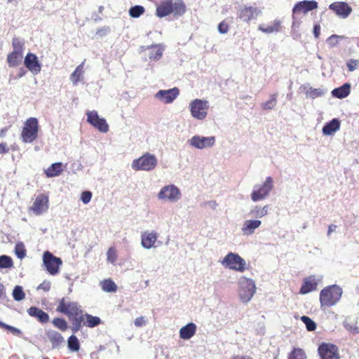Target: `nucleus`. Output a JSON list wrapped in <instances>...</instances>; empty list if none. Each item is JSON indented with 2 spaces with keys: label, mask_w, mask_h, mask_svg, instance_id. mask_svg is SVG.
I'll return each instance as SVG.
<instances>
[{
  "label": "nucleus",
  "mask_w": 359,
  "mask_h": 359,
  "mask_svg": "<svg viewBox=\"0 0 359 359\" xmlns=\"http://www.w3.org/2000/svg\"><path fill=\"white\" fill-rule=\"evenodd\" d=\"M56 311L66 315L72 323V331L78 332L82 328L84 320L83 311L77 302H72L67 297L59 300Z\"/></svg>",
  "instance_id": "obj_1"
},
{
  "label": "nucleus",
  "mask_w": 359,
  "mask_h": 359,
  "mask_svg": "<svg viewBox=\"0 0 359 359\" xmlns=\"http://www.w3.org/2000/svg\"><path fill=\"white\" fill-rule=\"evenodd\" d=\"M56 311L66 315L72 323V331L78 332L82 328L84 320L83 311L77 302H72L67 297L59 300Z\"/></svg>",
  "instance_id": "obj_2"
},
{
  "label": "nucleus",
  "mask_w": 359,
  "mask_h": 359,
  "mask_svg": "<svg viewBox=\"0 0 359 359\" xmlns=\"http://www.w3.org/2000/svg\"><path fill=\"white\" fill-rule=\"evenodd\" d=\"M187 7L183 0H163L156 6V15L160 18L172 14L175 17L183 15Z\"/></svg>",
  "instance_id": "obj_3"
},
{
  "label": "nucleus",
  "mask_w": 359,
  "mask_h": 359,
  "mask_svg": "<svg viewBox=\"0 0 359 359\" xmlns=\"http://www.w3.org/2000/svg\"><path fill=\"white\" fill-rule=\"evenodd\" d=\"M342 289L337 285H329L323 288L320 292V307H331L334 306L341 299Z\"/></svg>",
  "instance_id": "obj_4"
},
{
  "label": "nucleus",
  "mask_w": 359,
  "mask_h": 359,
  "mask_svg": "<svg viewBox=\"0 0 359 359\" xmlns=\"http://www.w3.org/2000/svg\"><path fill=\"white\" fill-rule=\"evenodd\" d=\"M39 130V125L37 118L34 117L27 118L22 130V141L25 143L34 142L38 137Z\"/></svg>",
  "instance_id": "obj_5"
},
{
  "label": "nucleus",
  "mask_w": 359,
  "mask_h": 359,
  "mask_svg": "<svg viewBox=\"0 0 359 359\" xmlns=\"http://www.w3.org/2000/svg\"><path fill=\"white\" fill-rule=\"evenodd\" d=\"M157 165L156 156L149 153H146L139 158L133 160L132 168L133 170L150 171L154 170Z\"/></svg>",
  "instance_id": "obj_6"
},
{
  "label": "nucleus",
  "mask_w": 359,
  "mask_h": 359,
  "mask_svg": "<svg viewBox=\"0 0 359 359\" xmlns=\"http://www.w3.org/2000/svg\"><path fill=\"white\" fill-rule=\"evenodd\" d=\"M222 264L226 268L239 272H243L247 268L245 260L233 252L228 253L223 259Z\"/></svg>",
  "instance_id": "obj_7"
},
{
  "label": "nucleus",
  "mask_w": 359,
  "mask_h": 359,
  "mask_svg": "<svg viewBox=\"0 0 359 359\" xmlns=\"http://www.w3.org/2000/svg\"><path fill=\"white\" fill-rule=\"evenodd\" d=\"M273 181L271 177H267L262 184L255 185L251 193L253 201H259L267 197L273 187Z\"/></svg>",
  "instance_id": "obj_8"
},
{
  "label": "nucleus",
  "mask_w": 359,
  "mask_h": 359,
  "mask_svg": "<svg viewBox=\"0 0 359 359\" xmlns=\"http://www.w3.org/2000/svg\"><path fill=\"white\" fill-rule=\"evenodd\" d=\"M43 262L47 271L53 276L57 274L62 264L60 257H55L49 251H46L43 255Z\"/></svg>",
  "instance_id": "obj_9"
},
{
  "label": "nucleus",
  "mask_w": 359,
  "mask_h": 359,
  "mask_svg": "<svg viewBox=\"0 0 359 359\" xmlns=\"http://www.w3.org/2000/svg\"><path fill=\"white\" fill-rule=\"evenodd\" d=\"M87 122L101 133L109 131V125L104 118H100L97 111H88L86 112Z\"/></svg>",
  "instance_id": "obj_10"
},
{
  "label": "nucleus",
  "mask_w": 359,
  "mask_h": 359,
  "mask_svg": "<svg viewBox=\"0 0 359 359\" xmlns=\"http://www.w3.org/2000/svg\"><path fill=\"white\" fill-rule=\"evenodd\" d=\"M208 104L207 101L196 99L190 103V111L193 117L203 120L207 116Z\"/></svg>",
  "instance_id": "obj_11"
},
{
  "label": "nucleus",
  "mask_w": 359,
  "mask_h": 359,
  "mask_svg": "<svg viewBox=\"0 0 359 359\" xmlns=\"http://www.w3.org/2000/svg\"><path fill=\"white\" fill-rule=\"evenodd\" d=\"M158 197L161 200H168L171 202L178 201L181 197L180 189L173 184L163 187L158 194Z\"/></svg>",
  "instance_id": "obj_12"
},
{
  "label": "nucleus",
  "mask_w": 359,
  "mask_h": 359,
  "mask_svg": "<svg viewBox=\"0 0 359 359\" xmlns=\"http://www.w3.org/2000/svg\"><path fill=\"white\" fill-rule=\"evenodd\" d=\"M241 283L242 284V289L241 291V299L243 302H249L255 293L256 287L254 281L252 279L243 278Z\"/></svg>",
  "instance_id": "obj_13"
},
{
  "label": "nucleus",
  "mask_w": 359,
  "mask_h": 359,
  "mask_svg": "<svg viewBox=\"0 0 359 359\" xmlns=\"http://www.w3.org/2000/svg\"><path fill=\"white\" fill-rule=\"evenodd\" d=\"M318 351L320 359H339L338 348L332 344H321Z\"/></svg>",
  "instance_id": "obj_14"
},
{
  "label": "nucleus",
  "mask_w": 359,
  "mask_h": 359,
  "mask_svg": "<svg viewBox=\"0 0 359 359\" xmlns=\"http://www.w3.org/2000/svg\"><path fill=\"white\" fill-rule=\"evenodd\" d=\"M320 282V278H317L315 275H311L304 278L299 290V294H306L316 290Z\"/></svg>",
  "instance_id": "obj_15"
},
{
  "label": "nucleus",
  "mask_w": 359,
  "mask_h": 359,
  "mask_svg": "<svg viewBox=\"0 0 359 359\" xmlns=\"http://www.w3.org/2000/svg\"><path fill=\"white\" fill-rule=\"evenodd\" d=\"M179 94V88L175 87L169 90H160L155 97L165 104H170L177 97Z\"/></svg>",
  "instance_id": "obj_16"
},
{
  "label": "nucleus",
  "mask_w": 359,
  "mask_h": 359,
  "mask_svg": "<svg viewBox=\"0 0 359 359\" xmlns=\"http://www.w3.org/2000/svg\"><path fill=\"white\" fill-rule=\"evenodd\" d=\"M215 143V137H200L195 135L190 140L191 145L196 148L202 149L206 147H210Z\"/></svg>",
  "instance_id": "obj_17"
},
{
  "label": "nucleus",
  "mask_w": 359,
  "mask_h": 359,
  "mask_svg": "<svg viewBox=\"0 0 359 359\" xmlns=\"http://www.w3.org/2000/svg\"><path fill=\"white\" fill-rule=\"evenodd\" d=\"M317 8L318 3L314 0L297 2L292 9L293 16L297 14L306 13L309 11L316 9Z\"/></svg>",
  "instance_id": "obj_18"
},
{
  "label": "nucleus",
  "mask_w": 359,
  "mask_h": 359,
  "mask_svg": "<svg viewBox=\"0 0 359 359\" xmlns=\"http://www.w3.org/2000/svg\"><path fill=\"white\" fill-rule=\"evenodd\" d=\"M48 208V196L41 194L38 196L30 208L36 215H41L46 211Z\"/></svg>",
  "instance_id": "obj_19"
},
{
  "label": "nucleus",
  "mask_w": 359,
  "mask_h": 359,
  "mask_svg": "<svg viewBox=\"0 0 359 359\" xmlns=\"http://www.w3.org/2000/svg\"><path fill=\"white\" fill-rule=\"evenodd\" d=\"M329 8L342 18H346L352 12L351 7L346 2H334Z\"/></svg>",
  "instance_id": "obj_20"
},
{
  "label": "nucleus",
  "mask_w": 359,
  "mask_h": 359,
  "mask_svg": "<svg viewBox=\"0 0 359 359\" xmlns=\"http://www.w3.org/2000/svg\"><path fill=\"white\" fill-rule=\"evenodd\" d=\"M25 67L32 73L36 74L41 71V65L36 55L29 53L24 61Z\"/></svg>",
  "instance_id": "obj_21"
},
{
  "label": "nucleus",
  "mask_w": 359,
  "mask_h": 359,
  "mask_svg": "<svg viewBox=\"0 0 359 359\" xmlns=\"http://www.w3.org/2000/svg\"><path fill=\"white\" fill-rule=\"evenodd\" d=\"M27 311L29 316L36 318L41 324H46L50 320L48 314L36 306H31Z\"/></svg>",
  "instance_id": "obj_22"
},
{
  "label": "nucleus",
  "mask_w": 359,
  "mask_h": 359,
  "mask_svg": "<svg viewBox=\"0 0 359 359\" xmlns=\"http://www.w3.org/2000/svg\"><path fill=\"white\" fill-rule=\"evenodd\" d=\"M157 240V233L156 232H143L141 235V244L147 249L152 248Z\"/></svg>",
  "instance_id": "obj_23"
},
{
  "label": "nucleus",
  "mask_w": 359,
  "mask_h": 359,
  "mask_svg": "<svg viewBox=\"0 0 359 359\" xmlns=\"http://www.w3.org/2000/svg\"><path fill=\"white\" fill-rule=\"evenodd\" d=\"M196 329V325L194 323H189L180 328V337L184 340L189 339L195 335Z\"/></svg>",
  "instance_id": "obj_24"
},
{
  "label": "nucleus",
  "mask_w": 359,
  "mask_h": 359,
  "mask_svg": "<svg viewBox=\"0 0 359 359\" xmlns=\"http://www.w3.org/2000/svg\"><path fill=\"white\" fill-rule=\"evenodd\" d=\"M238 18L245 22H249L255 19L256 18V8L252 6L241 8L239 11Z\"/></svg>",
  "instance_id": "obj_25"
},
{
  "label": "nucleus",
  "mask_w": 359,
  "mask_h": 359,
  "mask_svg": "<svg viewBox=\"0 0 359 359\" xmlns=\"http://www.w3.org/2000/svg\"><path fill=\"white\" fill-rule=\"evenodd\" d=\"M260 220H246L242 227V231L245 235L252 234L255 230L261 225Z\"/></svg>",
  "instance_id": "obj_26"
},
{
  "label": "nucleus",
  "mask_w": 359,
  "mask_h": 359,
  "mask_svg": "<svg viewBox=\"0 0 359 359\" xmlns=\"http://www.w3.org/2000/svg\"><path fill=\"white\" fill-rule=\"evenodd\" d=\"M259 30L266 34L278 32L281 29V22L279 20H275L271 25L265 26L261 25L258 27Z\"/></svg>",
  "instance_id": "obj_27"
},
{
  "label": "nucleus",
  "mask_w": 359,
  "mask_h": 359,
  "mask_svg": "<svg viewBox=\"0 0 359 359\" xmlns=\"http://www.w3.org/2000/svg\"><path fill=\"white\" fill-rule=\"evenodd\" d=\"M351 93V85L348 83H344L341 86L334 88L332 91V95L337 98H345Z\"/></svg>",
  "instance_id": "obj_28"
},
{
  "label": "nucleus",
  "mask_w": 359,
  "mask_h": 359,
  "mask_svg": "<svg viewBox=\"0 0 359 359\" xmlns=\"http://www.w3.org/2000/svg\"><path fill=\"white\" fill-rule=\"evenodd\" d=\"M150 49L149 58L151 61H158L163 55V48L159 44L151 45L147 48Z\"/></svg>",
  "instance_id": "obj_29"
},
{
  "label": "nucleus",
  "mask_w": 359,
  "mask_h": 359,
  "mask_svg": "<svg viewBox=\"0 0 359 359\" xmlns=\"http://www.w3.org/2000/svg\"><path fill=\"white\" fill-rule=\"evenodd\" d=\"M63 165L62 163H54L46 170L45 174L48 177H53L60 175L63 171Z\"/></svg>",
  "instance_id": "obj_30"
},
{
  "label": "nucleus",
  "mask_w": 359,
  "mask_h": 359,
  "mask_svg": "<svg viewBox=\"0 0 359 359\" xmlns=\"http://www.w3.org/2000/svg\"><path fill=\"white\" fill-rule=\"evenodd\" d=\"M22 53L13 50L7 56L8 66L11 67H17L22 62Z\"/></svg>",
  "instance_id": "obj_31"
},
{
  "label": "nucleus",
  "mask_w": 359,
  "mask_h": 359,
  "mask_svg": "<svg viewBox=\"0 0 359 359\" xmlns=\"http://www.w3.org/2000/svg\"><path fill=\"white\" fill-rule=\"evenodd\" d=\"M339 128L340 121L337 118H334L323 126V133L325 135H330L338 130Z\"/></svg>",
  "instance_id": "obj_32"
},
{
  "label": "nucleus",
  "mask_w": 359,
  "mask_h": 359,
  "mask_svg": "<svg viewBox=\"0 0 359 359\" xmlns=\"http://www.w3.org/2000/svg\"><path fill=\"white\" fill-rule=\"evenodd\" d=\"M84 320L82 323V327L83 325L88 327H95L101 324V319L97 316H94L93 315L85 313L83 314Z\"/></svg>",
  "instance_id": "obj_33"
},
{
  "label": "nucleus",
  "mask_w": 359,
  "mask_h": 359,
  "mask_svg": "<svg viewBox=\"0 0 359 359\" xmlns=\"http://www.w3.org/2000/svg\"><path fill=\"white\" fill-rule=\"evenodd\" d=\"M47 337L53 346H57L63 341V337L61 334L55 330L47 332Z\"/></svg>",
  "instance_id": "obj_34"
},
{
  "label": "nucleus",
  "mask_w": 359,
  "mask_h": 359,
  "mask_svg": "<svg viewBox=\"0 0 359 359\" xmlns=\"http://www.w3.org/2000/svg\"><path fill=\"white\" fill-rule=\"evenodd\" d=\"M83 65H84V62H83L81 64H80L79 66H77L76 69L71 74L70 79L72 81L74 85H77L78 83L81 80V78H82L83 72H84Z\"/></svg>",
  "instance_id": "obj_35"
},
{
  "label": "nucleus",
  "mask_w": 359,
  "mask_h": 359,
  "mask_svg": "<svg viewBox=\"0 0 359 359\" xmlns=\"http://www.w3.org/2000/svg\"><path fill=\"white\" fill-rule=\"evenodd\" d=\"M100 286L102 290L107 292H116L118 290L117 285L111 278L101 281Z\"/></svg>",
  "instance_id": "obj_36"
},
{
  "label": "nucleus",
  "mask_w": 359,
  "mask_h": 359,
  "mask_svg": "<svg viewBox=\"0 0 359 359\" xmlns=\"http://www.w3.org/2000/svg\"><path fill=\"white\" fill-rule=\"evenodd\" d=\"M287 359H306V355L303 349L294 348L288 354Z\"/></svg>",
  "instance_id": "obj_37"
},
{
  "label": "nucleus",
  "mask_w": 359,
  "mask_h": 359,
  "mask_svg": "<svg viewBox=\"0 0 359 359\" xmlns=\"http://www.w3.org/2000/svg\"><path fill=\"white\" fill-rule=\"evenodd\" d=\"M268 205H265L262 208L259 206H255L252 210L251 214L255 217H262L268 213Z\"/></svg>",
  "instance_id": "obj_38"
},
{
  "label": "nucleus",
  "mask_w": 359,
  "mask_h": 359,
  "mask_svg": "<svg viewBox=\"0 0 359 359\" xmlns=\"http://www.w3.org/2000/svg\"><path fill=\"white\" fill-rule=\"evenodd\" d=\"M53 325L62 332H65L68 328L67 321L61 318H55L52 321Z\"/></svg>",
  "instance_id": "obj_39"
},
{
  "label": "nucleus",
  "mask_w": 359,
  "mask_h": 359,
  "mask_svg": "<svg viewBox=\"0 0 359 359\" xmlns=\"http://www.w3.org/2000/svg\"><path fill=\"white\" fill-rule=\"evenodd\" d=\"M13 266V262L11 257L7 255L0 256V268L8 269Z\"/></svg>",
  "instance_id": "obj_40"
},
{
  "label": "nucleus",
  "mask_w": 359,
  "mask_h": 359,
  "mask_svg": "<svg viewBox=\"0 0 359 359\" xmlns=\"http://www.w3.org/2000/svg\"><path fill=\"white\" fill-rule=\"evenodd\" d=\"M145 12V9L142 6H135L130 8L129 15L132 18H139Z\"/></svg>",
  "instance_id": "obj_41"
},
{
  "label": "nucleus",
  "mask_w": 359,
  "mask_h": 359,
  "mask_svg": "<svg viewBox=\"0 0 359 359\" xmlns=\"http://www.w3.org/2000/svg\"><path fill=\"white\" fill-rule=\"evenodd\" d=\"M13 297L16 301H21L25 298V294L21 286L17 285L14 287Z\"/></svg>",
  "instance_id": "obj_42"
},
{
  "label": "nucleus",
  "mask_w": 359,
  "mask_h": 359,
  "mask_svg": "<svg viewBox=\"0 0 359 359\" xmlns=\"http://www.w3.org/2000/svg\"><path fill=\"white\" fill-rule=\"evenodd\" d=\"M276 105V94L271 95L270 99L268 101L262 104V109L264 110L272 109L275 107Z\"/></svg>",
  "instance_id": "obj_43"
},
{
  "label": "nucleus",
  "mask_w": 359,
  "mask_h": 359,
  "mask_svg": "<svg viewBox=\"0 0 359 359\" xmlns=\"http://www.w3.org/2000/svg\"><path fill=\"white\" fill-rule=\"evenodd\" d=\"M68 346L69 348L74 351H77L79 350L80 344L79 339L74 335H72L68 339Z\"/></svg>",
  "instance_id": "obj_44"
},
{
  "label": "nucleus",
  "mask_w": 359,
  "mask_h": 359,
  "mask_svg": "<svg viewBox=\"0 0 359 359\" xmlns=\"http://www.w3.org/2000/svg\"><path fill=\"white\" fill-rule=\"evenodd\" d=\"M301 320L306 325L307 330L313 331L316 329V323L309 317L304 316H302Z\"/></svg>",
  "instance_id": "obj_45"
},
{
  "label": "nucleus",
  "mask_w": 359,
  "mask_h": 359,
  "mask_svg": "<svg viewBox=\"0 0 359 359\" xmlns=\"http://www.w3.org/2000/svg\"><path fill=\"white\" fill-rule=\"evenodd\" d=\"M13 51H17L23 54L24 43L19 38H13L12 40Z\"/></svg>",
  "instance_id": "obj_46"
},
{
  "label": "nucleus",
  "mask_w": 359,
  "mask_h": 359,
  "mask_svg": "<svg viewBox=\"0 0 359 359\" xmlns=\"http://www.w3.org/2000/svg\"><path fill=\"white\" fill-rule=\"evenodd\" d=\"M15 253L17 255V257L20 259H22L25 257L26 250L22 243H18L15 245Z\"/></svg>",
  "instance_id": "obj_47"
},
{
  "label": "nucleus",
  "mask_w": 359,
  "mask_h": 359,
  "mask_svg": "<svg viewBox=\"0 0 359 359\" xmlns=\"http://www.w3.org/2000/svg\"><path fill=\"white\" fill-rule=\"evenodd\" d=\"M107 256L108 262L114 264L117 259V253L116 249L113 247L109 248L107 252Z\"/></svg>",
  "instance_id": "obj_48"
},
{
  "label": "nucleus",
  "mask_w": 359,
  "mask_h": 359,
  "mask_svg": "<svg viewBox=\"0 0 359 359\" xmlns=\"http://www.w3.org/2000/svg\"><path fill=\"white\" fill-rule=\"evenodd\" d=\"M229 29V25L226 20L222 21L218 25V31L220 34H226Z\"/></svg>",
  "instance_id": "obj_49"
},
{
  "label": "nucleus",
  "mask_w": 359,
  "mask_h": 359,
  "mask_svg": "<svg viewBox=\"0 0 359 359\" xmlns=\"http://www.w3.org/2000/svg\"><path fill=\"white\" fill-rule=\"evenodd\" d=\"M92 198V193L89 191H83L81 196V200L84 204L88 203Z\"/></svg>",
  "instance_id": "obj_50"
},
{
  "label": "nucleus",
  "mask_w": 359,
  "mask_h": 359,
  "mask_svg": "<svg viewBox=\"0 0 359 359\" xmlns=\"http://www.w3.org/2000/svg\"><path fill=\"white\" fill-rule=\"evenodd\" d=\"M51 283L50 281L45 280L42 283H41L38 287L37 290H42L45 292H48L50 290Z\"/></svg>",
  "instance_id": "obj_51"
},
{
  "label": "nucleus",
  "mask_w": 359,
  "mask_h": 359,
  "mask_svg": "<svg viewBox=\"0 0 359 359\" xmlns=\"http://www.w3.org/2000/svg\"><path fill=\"white\" fill-rule=\"evenodd\" d=\"M0 327L4 328L7 330H9L13 334H15L19 332V330L17 328H15L13 326L8 325L4 323H2L1 321H0Z\"/></svg>",
  "instance_id": "obj_52"
},
{
  "label": "nucleus",
  "mask_w": 359,
  "mask_h": 359,
  "mask_svg": "<svg viewBox=\"0 0 359 359\" xmlns=\"http://www.w3.org/2000/svg\"><path fill=\"white\" fill-rule=\"evenodd\" d=\"M307 95L311 98L314 99L319 97L321 95V93L318 89H311L309 91L307 92Z\"/></svg>",
  "instance_id": "obj_53"
},
{
  "label": "nucleus",
  "mask_w": 359,
  "mask_h": 359,
  "mask_svg": "<svg viewBox=\"0 0 359 359\" xmlns=\"http://www.w3.org/2000/svg\"><path fill=\"white\" fill-rule=\"evenodd\" d=\"M9 152V148L6 142L0 143V154H4Z\"/></svg>",
  "instance_id": "obj_54"
},
{
  "label": "nucleus",
  "mask_w": 359,
  "mask_h": 359,
  "mask_svg": "<svg viewBox=\"0 0 359 359\" xmlns=\"http://www.w3.org/2000/svg\"><path fill=\"white\" fill-rule=\"evenodd\" d=\"M145 323H146V320H145L144 317H143V316L138 317L135 320V325L137 327H141V326L145 325Z\"/></svg>",
  "instance_id": "obj_55"
},
{
  "label": "nucleus",
  "mask_w": 359,
  "mask_h": 359,
  "mask_svg": "<svg viewBox=\"0 0 359 359\" xmlns=\"http://www.w3.org/2000/svg\"><path fill=\"white\" fill-rule=\"evenodd\" d=\"M338 38L339 36L337 35L333 34L327 39V43L334 46L337 43Z\"/></svg>",
  "instance_id": "obj_56"
},
{
  "label": "nucleus",
  "mask_w": 359,
  "mask_h": 359,
  "mask_svg": "<svg viewBox=\"0 0 359 359\" xmlns=\"http://www.w3.org/2000/svg\"><path fill=\"white\" fill-rule=\"evenodd\" d=\"M356 66H357V62L353 60H351L347 63V67L348 68V70L351 72L353 71L356 68Z\"/></svg>",
  "instance_id": "obj_57"
},
{
  "label": "nucleus",
  "mask_w": 359,
  "mask_h": 359,
  "mask_svg": "<svg viewBox=\"0 0 359 359\" xmlns=\"http://www.w3.org/2000/svg\"><path fill=\"white\" fill-rule=\"evenodd\" d=\"M320 34V26L319 24H316L313 27V34L316 39H318Z\"/></svg>",
  "instance_id": "obj_58"
},
{
  "label": "nucleus",
  "mask_w": 359,
  "mask_h": 359,
  "mask_svg": "<svg viewBox=\"0 0 359 359\" xmlns=\"http://www.w3.org/2000/svg\"><path fill=\"white\" fill-rule=\"evenodd\" d=\"M232 359H254L250 355H236L232 358Z\"/></svg>",
  "instance_id": "obj_59"
},
{
  "label": "nucleus",
  "mask_w": 359,
  "mask_h": 359,
  "mask_svg": "<svg viewBox=\"0 0 359 359\" xmlns=\"http://www.w3.org/2000/svg\"><path fill=\"white\" fill-rule=\"evenodd\" d=\"M8 128L5 127L0 130V137L3 138L5 137L6 132L8 131Z\"/></svg>",
  "instance_id": "obj_60"
},
{
  "label": "nucleus",
  "mask_w": 359,
  "mask_h": 359,
  "mask_svg": "<svg viewBox=\"0 0 359 359\" xmlns=\"http://www.w3.org/2000/svg\"><path fill=\"white\" fill-rule=\"evenodd\" d=\"M336 228H337L336 225H334V224L330 225L328 227L327 235L330 236V233L336 229Z\"/></svg>",
  "instance_id": "obj_61"
},
{
  "label": "nucleus",
  "mask_w": 359,
  "mask_h": 359,
  "mask_svg": "<svg viewBox=\"0 0 359 359\" xmlns=\"http://www.w3.org/2000/svg\"><path fill=\"white\" fill-rule=\"evenodd\" d=\"M4 286L0 283V297L4 294Z\"/></svg>",
  "instance_id": "obj_62"
},
{
  "label": "nucleus",
  "mask_w": 359,
  "mask_h": 359,
  "mask_svg": "<svg viewBox=\"0 0 359 359\" xmlns=\"http://www.w3.org/2000/svg\"><path fill=\"white\" fill-rule=\"evenodd\" d=\"M25 72H20L19 77H22L24 75Z\"/></svg>",
  "instance_id": "obj_63"
},
{
  "label": "nucleus",
  "mask_w": 359,
  "mask_h": 359,
  "mask_svg": "<svg viewBox=\"0 0 359 359\" xmlns=\"http://www.w3.org/2000/svg\"><path fill=\"white\" fill-rule=\"evenodd\" d=\"M43 359H49V358L46 357V358H43Z\"/></svg>",
  "instance_id": "obj_64"
}]
</instances>
